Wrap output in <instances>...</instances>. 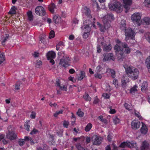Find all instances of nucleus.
I'll return each mask as SVG.
<instances>
[{
  "label": "nucleus",
  "instance_id": "nucleus-1",
  "mask_svg": "<svg viewBox=\"0 0 150 150\" xmlns=\"http://www.w3.org/2000/svg\"><path fill=\"white\" fill-rule=\"evenodd\" d=\"M126 74L128 76L133 80H135L139 77V71L136 68L131 66L125 67Z\"/></svg>",
  "mask_w": 150,
  "mask_h": 150
},
{
  "label": "nucleus",
  "instance_id": "nucleus-2",
  "mask_svg": "<svg viewBox=\"0 0 150 150\" xmlns=\"http://www.w3.org/2000/svg\"><path fill=\"white\" fill-rule=\"evenodd\" d=\"M109 9L115 11L119 13L122 11L123 6L120 3L115 0H113L109 4Z\"/></svg>",
  "mask_w": 150,
  "mask_h": 150
},
{
  "label": "nucleus",
  "instance_id": "nucleus-3",
  "mask_svg": "<svg viewBox=\"0 0 150 150\" xmlns=\"http://www.w3.org/2000/svg\"><path fill=\"white\" fill-rule=\"evenodd\" d=\"M8 131L6 133V138L10 140H13L17 139L16 134L14 133L12 129L11 126H9L8 128Z\"/></svg>",
  "mask_w": 150,
  "mask_h": 150
},
{
  "label": "nucleus",
  "instance_id": "nucleus-4",
  "mask_svg": "<svg viewBox=\"0 0 150 150\" xmlns=\"http://www.w3.org/2000/svg\"><path fill=\"white\" fill-rule=\"evenodd\" d=\"M116 42L118 44H120L121 46L122 47V52L124 53L128 54L131 52V49L130 48L127 44L125 42H121L119 40H117Z\"/></svg>",
  "mask_w": 150,
  "mask_h": 150
},
{
  "label": "nucleus",
  "instance_id": "nucleus-5",
  "mask_svg": "<svg viewBox=\"0 0 150 150\" xmlns=\"http://www.w3.org/2000/svg\"><path fill=\"white\" fill-rule=\"evenodd\" d=\"M113 15L112 13H110L105 15L103 19V21L104 24L108 27H110V24L109 23V21L114 20Z\"/></svg>",
  "mask_w": 150,
  "mask_h": 150
},
{
  "label": "nucleus",
  "instance_id": "nucleus-6",
  "mask_svg": "<svg viewBox=\"0 0 150 150\" xmlns=\"http://www.w3.org/2000/svg\"><path fill=\"white\" fill-rule=\"evenodd\" d=\"M141 18L140 14L139 13H135L131 16V19L133 22L134 23H136L138 26L140 25V23L141 22Z\"/></svg>",
  "mask_w": 150,
  "mask_h": 150
},
{
  "label": "nucleus",
  "instance_id": "nucleus-7",
  "mask_svg": "<svg viewBox=\"0 0 150 150\" xmlns=\"http://www.w3.org/2000/svg\"><path fill=\"white\" fill-rule=\"evenodd\" d=\"M35 12L37 15L43 16L46 14V11L44 8L41 6H38L35 8Z\"/></svg>",
  "mask_w": 150,
  "mask_h": 150
},
{
  "label": "nucleus",
  "instance_id": "nucleus-8",
  "mask_svg": "<svg viewBox=\"0 0 150 150\" xmlns=\"http://www.w3.org/2000/svg\"><path fill=\"white\" fill-rule=\"evenodd\" d=\"M92 139L93 144L99 145L101 143L103 139L100 137L95 135L93 136Z\"/></svg>",
  "mask_w": 150,
  "mask_h": 150
},
{
  "label": "nucleus",
  "instance_id": "nucleus-9",
  "mask_svg": "<svg viewBox=\"0 0 150 150\" xmlns=\"http://www.w3.org/2000/svg\"><path fill=\"white\" fill-rule=\"evenodd\" d=\"M83 26L87 31H90L92 26V22L89 20H86L83 23Z\"/></svg>",
  "mask_w": 150,
  "mask_h": 150
},
{
  "label": "nucleus",
  "instance_id": "nucleus-10",
  "mask_svg": "<svg viewBox=\"0 0 150 150\" xmlns=\"http://www.w3.org/2000/svg\"><path fill=\"white\" fill-rule=\"evenodd\" d=\"M63 58L60 59L59 64L60 65H62L63 67H66L67 66H68L69 65L68 63L70 61V59L69 57L65 58L63 56Z\"/></svg>",
  "mask_w": 150,
  "mask_h": 150
},
{
  "label": "nucleus",
  "instance_id": "nucleus-11",
  "mask_svg": "<svg viewBox=\"0 0 150 150\" xmlns=\"http://www.w3.org/2000/svg\"><path fill=\"white\" fill-rule=\"evenodd\" d=\"M125 30L126 39H127V37H130L134 35V31L130 28H128L127 29H126Z\"/></svg>",
  "mask_w": 150,
  "mask_h": 150
},
{
  "label": "nucleus",
  "instance_id": "nucleus-12",
  "mask_svg": "<svg viewBox=\"0 0 150 150\" xmlns=\"http://www.w3.org/2000/svg\"><path fill=\"white\" fill-rule=\"evenodd\" d=\"M132 127L134 129H137L139 128L140 126V123L138 121L134 120L131 123Z\"/></svg>",
  "mask_w": 150,
  "mask_h": 150
},
{
  "label": "nucleus",
  "instance_id": "nucleus-13",
  "mask_svg": "<svg viewBox=\"0 0 150 150\" xmlns=\"http://www.w3.org/2000/svg\"><path fill=\"white\" fill-rule=\"evenodd\" d=\"M103 56L104 57L103 59V61H106L112 59L113 55V54L112 53H106L103 54Z\"/></svg>",
  "mask_w": 150,
  "mask_h": 150
},
{
  "label": "nucleus",
  "instance_id": "nucleus-14",
  "mask_svg": "<svg viewBox=\"0 0 150 150\" xmlns=\"http://www.w3.org/2000/svg\"><path fill=\"white\" fill-rule=\"evenodd\" d=\"M149 148V143L146 141H144L142 142V146L141 147V150H148Z\"/></svg>",
  "mask_w": 150,
  "mask_h": 150
},
{
  "label": "nucleus",
  "instance_id": "nucleus-15",
  "mask_svg": "<svg viewBox=\"0 0 150 150\" xmlns=\"http://www.w3.org/2000/svg\"><path fill=\"white\" fill-rule=\"evenodd\" d=\"M116 54L117 56L118 60L120 62H122L125 57L124 54L122 52H121L119 53L117 52Z\"/></svg>",
  "mask_w": 150,
  "mask_h": 150
},
{
  "label": "nucleus",
  "instance_id": "nucleus-16",
  "mask_svg": "<svg viewBox=\"0 0 150 150\" xmlns=\"http://www.w3.org/2000/svg\"><path fill=\"white\" fill-rule=\"evenodd\" d=\"M9 35L8 34H5V36H2L1 37V40L2 44L3 45H5V43L7 40L9 39Z\"/></svg>",
  "mask_w": 150,
  "mask_h": 150
},
{
  "label": "nucleus",
  "instance_id": "nucleus-17",
  "mask_svg": "<svg viewBox=\"0 0 150 150\" xmlns=\"http://www.w3.org/2000/svg\"><path fill=\"white\" fill-rule=\"evenodd\" d=\"M55 52L51 51L49 52L47 54V59H54L55 57Z\"/></svg>",
  "mask_w": 150,
  "mask_h": 150
},
{
  "label": "nucleus",
  "instance_id": "nucleus-18",
  "mask_svg": "<svg viewBox=\"0 0 150 150\" xmlns=\"http://www.w3.org/2000/svg\"><path fill=\"white\" fill-rule=\"evenodd\" d=\"M119 147L122 148H124L127 147L131 148V146L129 145V142L127 141L121 143Z\"/></svg>",
  "mask_w": 150,
  "mask_h": 150
},
{
  "label": "nucleus",
  "instance_id": "nucleus-19",
  "mask_svg": "<svg viewBox=\"0 0 150 150\" xmlns=\"http://www.w3.org/2000/svg\"><path fill=\"white\" fill-rule=\"evenodd\" d=\"M85 14L87 17L88 18H91L92 17L91 14V11L90 9L87 8H85Z\"/></svg>",
  "mask_w": 150,
  "mask_h": 150
},
{
  "label": "nucleus",
  "instance_id": "nucleus-20",
  "mask_svg": "<svg viewBox=\"0 0 150 150\" xmlns=\"http://www.w3.org/2000/svg\"><path fill=\"white\" fill-rule=\"evenodd\" d=\"M127 77L123 76L122 79V87H125L126 86V84L127 82H128V79L126 78Z\"/></svg>",
  "mask_w": 150,
  "mask_h": 150
},
{
  "label": "nucleus",
  "instance_id": "nucleus-21",
  "mask_svg": "<svg viewBox=\"0 0 150 150\" xmlns=\"http://www.w3.org/2000/svg\"><path fill=\"white\" fill-rule=\"evenodd\" d=\"M145 63L148 68L149 72L150 73V56H149L146 59Z\"/></svg>",
  "mask_w": 150,
  "mask_h": 150
},
{
  "label": "nucleus",
  "instance_id": "nucleus-22",
  "mask_svg": "<svg viewBox=\"0 0 150 150\" xmlns=\"http://www.w3.org/2000/svg\"><path fill=\"white\" fill-rule=\"evenodd\" d=\"M142 123V126L140 130L141 132L143 134H145L147 132V128L143 122Z\"/></svg>",
  "mask_w": 150,
  "mask_h": 150
},
{
  "label": "nucleus",
  "instance_id": "nucleus-23",
  "mask_svg": "<svg viewBox=\"0 0 150 150\" xmlns=\"http://www.w3.org/2000/svg\"><path fill=\"white\" fill-rule=\"evenodd\" d=\"M148 88L147 83L146 82H144L142 84L141 90L142 91H145Z\"/></svg>",
  "mask_w": 150,
  "mask_h": 150
},
{
  "label": "nucleus",
  "instance_id": "nucleus-24",
  "mask_svg": "<svg viewBox=\"0 0 150 150\" xmlns=\"http://www.w3.org/2000/svg\"><path fill=\"white\" fill-rule=\"evenodd\" d=\"M61 20V17L59 16L54 15L53 17V21L56 24L59 22Z\"/></svg>",
  "mask_w": 150,
  "mask_h": 150
},
{
  "label": "nucleus",
  "instance_id": "nucleus-25",
  "mask_svg": "<svg viewBox=\"0 0 150 150\" xmlns=\"http://www.w3.org/2000/svg\"><path fill=\"white\" fill-rule=\"evenodd\" d=\"M112 49V47L111 44H109L108 45H105L103 47V50L106 52H109Z\"/></svg>",
  "mask_w": 150,
  "mask_h": 150
},
{
  "label": "nucleus",
  "instance_id": "nucleus-26",
  "mask_svg": "<svg viewBox=\"0 0 150 150\" xmlns=\"http://www.w3.org/2000/svg\"><path fill=\"white\" fill-rule=\"evenodd\" d=\"M75 146L78 150H88L85 147H82L79 143H77L76 144Z\"/></svg>",
  "mask_w": 150,
  "mask_h": 150
},
{
  "label": "nucleus",
  "instance_id": "nucleus-27",
  "mask_svg": "<svg viewBox=\"0 0 150 150\" xmlns=\"http://www.w3.org/2000/svg\"><path fill=\"white\" fill-rule=\"evenodd\" d=\"M126 23L125 21L122 20L121 22L120 28L122 30H125L126 29Z\"/></svg>",
  "mask_w": 150,
  "mask_h": 150
},
{
  "label": "nucleus",
  "instance_id": "nucleus-28",
  "mask_svg": "<svg viewBox=\"0 0 150 150\" xmlns=\"http://www.w3.org/2000/svg\"><path fill=\"white\" fill-rule=\"evenodd\" d=\"M114 48L115 50L116 51V52H122V48H121L120 46L117 44L115 46Z\"/></svg>",
  "mask_w": 150,
  "mask_h": 150
},
{
  "label": "nucleus",
  "instance_id": "nucleus-29",
  "mask_svg": "<svg viewBox=\"0 0 150 150\" xmlns=\"http://www.w3.org/2000/svg\"><path fill=\"white\" fill-rule=\"evenodd\" d=\"M27 15L28 20L30 21H33V16L32 11H28L27 13Z\"/></svg>",
  "mask_w": 150,
  "mask_h": 150
},
{
  "label": "nucleus",
  "instance_id": "nucleus-30",
  "mask_svg": "<svg viewBox=\"0 0 150 150\" xmlns=\"http://www.w3.org/2000/svg\"><path fill=\"white\" fill-rule=\"evenodd\" d=\"M16 8L15 6L12 7L10 11L9 12V13L10 14H15L16 13Z\"/></svg>",
  "mask_w": 150,
  "mask_h": 150
},
{
  "label": "nucleus",
  "instance_id": "nucleus-31",
  "mask_svg": "<svg viewBox=\"0 0 150 150\" xmlns=\"http://www.w3.org/2000/svg\"><path fill=\"white\" fill-rule=\"evenodd\" d=\"M108 70L110 74L111 77L113 78H114L115 77V72L112 69H109Z\"/></svg>",
  "mask_w": 150,
  "mask_h": 150
},
{
  "label": "nucleus",
  "instance_id": "nucleus-32",
  "mask_svg": "<svg viewBox=\"0 0 150 150\" xmlns=\"http://www.w3.org/2000/svg\"><path fill=\"white\" fill-rule=\"evenodd\" d=\"M5 59L4 54L0 52V64L3 62Z\"/></svg>",
  "mask_w": 150,
  "mask_h": 150
},
{
  "label": "nucleus",
  "instance_id": "nucleus-33",
  "mask_svg": "<svg viewBox=\"0 0 150 150\" xmlns=\"http://www.w3.org/2000/svg\"><path fill=\"white\" fill-rule=\"evenodd\" d=\"M83 97L84 99L86 101H90L91 100V98L89 96V95L86 93H85V95L83 96Z\"/></svg>",
  "mask_w": 150,
  "mask_h": 150
},
{
  "label": "nucleus",
  "instance_id": "nucleus-34",
  "mask_svg": "<svg viewBox=\"0 0 150 150\" xmlns=\"http://www.w3.org/2000/svg\"><path fill=\"white\" fill-rule=\"evenodd\" d=\"M93 6L94 8H96L97 10H99L100 8L97 2L96 1H93Z\"/></svg>",
  "mask_w": 150,
  "mask_h": 150
},
{
  "label": "nucleus",
  "instance_id": "nucleus-35",
  "mask_svg": "<svg viewBox=\"0 0 150 150\" xmlns=\"http://www.w3.org/2000/svg\"><path fill=\"white\" fill-rule=\"evenodd\" d=\"M76 114L79 117H82L83 116L84 113L83 112L81 111V109H79Z\"/></svg>",
  "mask_w": 150,
  "mask_h": 150
},
{
  "label": "nucleus",
  "instance_id": "nucleus-36",
  "mask_svg": "<svg viewBox=\"0 0 150 150\" xmlns=\"http://www.w3.org/2000/svg\"><path fill=\"white\" fill-rule=\"evenodd\" d=\"M146 39L150 43V33L149 32L146 33L144 35Z\"/></svg>",
  "mask_w": 150,
  "mask_h": 150
},
{
  "label": "nucleus",
  "instance_id": "nucleus-37",
  "mask_svg": "<svg viewBox=\"0 0 150 150\" xmlns=\"http://www.w3.org/2000/svg\"><path fill=\"white\" fill-rule=\"evenodd\" d=\"M92 127V124L90 123H88L86 127L85 130L86 132H88L91 129Z\"/></svg>",
  "mask_w": 150,
  "mask_h": 150
},
{
  "label": "nucleus",
  "instance_id": "nucleus-38",
  "mask_svg": "<svg viewBox=\"0 0 150 150\" xmlns=\"http://www.w3.org/2000/svg\"><path fill=\"white\" fill-rule=\"evenodd\" d=\"M145 23L147 25H150V18L146 17H145L143 19Z\"/></svg>",
  "mask_w": 150,
  "mask_h": 150
},
{
  "label": "nucleus",
  "instance_id": "nucleus-39",
  "mask_svg": "<svg viewBox=\"0 0 150 150\" xmlns=\"http://www.w3.org/2000/svg\"><path fill=\"white\" fill-rule=\"evenodd\" d=\"M35 64V67L38 68H40L42 65V62L40 60H38Z\"/></svg>",
  "mask_w": 150,
  "mask_h": 150
},
{
  "label": "nucleus",
  "instance_id": "nucleus-40",
  "mask_svg": "<svg viewBox=\"0 0 150 150\" xmlns=\"http://www.w3.org/2000/svg\"><path fill=\"white\" fill-rule=\"evenodd\" d=\"M144 4L146 6L150 8V0H145Z\"/></svg>",
  "mask_w": 150,
  "mask_h": 150
},
{
  "label": "nucleus",
  "instance_id": "nucleus-41",
  "mask_svg": "<svg viewBox=\"0 0 150 150\" xmlns=\"http://www.w3.org/2000/svg\"><path fill=\"white\" fill-rule=\"evenodd\" d=\"M54 36L55 33L54 31L53 30H51L49 35V38L50 39L53 38L54 37Z\"/></svg>",
  "mask_w": 150,
  "mask_h": 150
},
{
  "label": "nucleus",
  "instance_id": "nucleus-42",
  "mask_svg": "<svg viewBox=\"0 0 150 150\" xmlns=\"http://www.w3.org/2000/svg\"><path fill=\"white\" fill-rule=\"evenodd\" d=\"M113 119V122L115 124L119 123L120 122L119 119L117 117H114Z\"/></svg>",
  "mask_w": 150,
  "mask_h": 150
},
{
  "label": "nucleus",
  "instance_id": "nucleus-43",
  "mask_svg": "<svg viewBox=\"0 0 150 150\" xmlns=\"http://www.w3.org/2000/svg\"><path fill=\"white\" fill-rule=\"evenodd\" d=\"M129 145H131V147H132L133 148H136L137 145L136 142L133 141H131V142H129Z\"/></svg>",
  "mask_w": 150,
  "mask_h": 150
},
{
  "label": "nucleus",
  "instance_id": "nucleus-44",
  "mask_svg": "<svg viewBox=\"0 0 150 150\" xmlns=\"http://www.w3.org/2000/svg\"><path fill=\"white\" fill-rule=\"evenodd\" d=\"M104 26H103L102 25H101V27H99L100 30L101 32H104L105 30V28L106 27H108L107 26L105 25V24H104Z\"/></svg>",
  "mask_w": 150,
  "mask_h": 150
},
{
  "label": "nucleus",
  "instance_id": "nucleus-45",
  "mask_svg": "<svg viewBox=\"0 0 150 150\" xmlns=\"http://www.w3.org/2000/svg\"><path fill=\"white\" fill-rule=\"evenodd\" d=\"M137 86H134L133 87L130 89V92L131 93H134L135 91H137L136 89Z\"/></svg>",
  "mask_w": 150,
  "mask_h": 150
},
{
  "label": "nucleus",
  "instance_id": "nucleus-46",
  "mask_svg": "<svg viewBox=\"0 0 150 150\" xmlns=\"http://www.w3.org/2000/svg\"><path fill=\"white\" fill-rule=\"evenodd\" d=\"M124 4H125L124 5V7L126 9L125 12L127 13V11L129 8V5L131 4H127L126 3Z\"/></svg>",
  "mask_w": 150,
  "mask_h": 150
},
{
  "label": "nucleus",
  "instance_id": "nucleus-47",
  "mask_svg": "<svg viewBox=\"0 0 150 150\" xmlns=\"http://www.w3.org/2000/svg\"><path fill=\"white\" fill-rule=\"evenodd\" d=\"M18 143L20 146H23L25 143L24 139H19L18 141Z\"/></svg>",
  "mask_w": 150,
  "mask_h": 150
},
{
  "label": "nucleus",
  "instance_id": "nucleus-48",
  "mask_svg": "<svg viewBox=\"0 0 150 150\" xmlns=\"http://www.w3.org/2000/svg\"><path fill=\"white\" fill-rule=\"evenodd\" d=\"M102 69V68L100 65H99L97 67L96 69V72L97 73L100 72Z\"/></svg>",
  "mask_w": 150,
  "mask_h": 150
},
{
  "label": "nucleus",
  "instance_id": "nucleus-49",
  "mask_svg": "<svg viewBox=\"0 0 150 150\" xmlns=\"http://www.w3.org/2000/svg\"><path fill=\"white\" fill-rule=\"evenodd\" d=\"M63 110H60L59 111H57L54 114V116L55 117H57L58 115L60 114H62L63 112Z\"/></svg>",
  "mask_w": 150,
  "mask_h": 150
},
{
  "label": "nucleus",
  "instance_id": "nucleus-50",
  "mask_svg": "<svg viewBox=\"0 0 150 150\" xmlns=\"http://www.w3.org/2000/svg\"><path fill=\"white\" fill-rule=\"evenodd\" d=\"M125 107L126 109L129 110H131V107L130 105H129L127 103L125 104Z\"/></svg>",
  "mask_w": 150,
  "mask_h": 150
},
{
  "label": "nucleus",
  "instance_id": "nucleus-51",
  "mask_svg": "<svg viewBox=\"0 0 150 150\" xmlns=\"http://www.w3.org/2000/svg\"><path fill=\"white\" fill-rule=\"evenodd\" d=\"M20 83H16L15 86V89L16 90H18L20 89Z\"/></svg>",
  "mask_w": 150,
  "mask_h": 150
},
{
  "label": "nucleus",
  "instance_id": "nucleus-52",
  "mask_svg": "<svg viewBox=\"0 0 150 150\" xmlns=\"http://www.w3.org/2000/svg\"><path fill=\"white\" fill-rule=\"evenodd\" d=\"M44 40L45 38L44 37L42 36H41L40 37V43H44Z\"/></svg>",
  "mask_w": 150,
  "mask_h": 150
},
{
  "label": "nucleus",
  "instance_id": "nucleus-53",
  "mask_svg": "<svg viewBox=\"0 0 150 150\" xmlns=\"http://www.w3.org/2000/svg\"><path fill=\"white\" fill-rule=\"evenodd\" d=\"M134 113L136 116L140 120L141 119L142 117L139 115V112H136V111H135Z\"/></svg>",
  "mask_w": 150,
  "mask_h": 150
},
{
  "label": "nucleus",
  "instance_id": "nucleus-54",
  "mask_svg": "<svg viewBox=\"0 0 150 150\" xmlns=\"http://www.w3.org/2000/svg\"><path fill=\"white\" fill-rule=\"evenodd\" d=\"M109 109H110V111H109V112L112 114H114L116 112V111L114 109H112V107L110 106L109 107Z\"/></svg>",
  "mask_w": 150,
  "mask_h": 150
},
{
  "label": "nucleus",
  "instance_id": "nucleus-55",
  "mask_svg": "<svg viewBox=\"0 0 150 150\" xmlns=\"http://www.w3.org/2000/svg\"><path fill=\"white\" fill-rule=\"evenodd\" d=\"M90 31H87V32L84 33L83 34V37L84 38L86 39L88 36L89 35V32Z\"/></svg>",
  "mask_w": 150,
  "mask_h": 150
},
{
  "label": "nucleus",
  "instance_id": "nucleus-56",
  "mask_svg": "<svg viewBox=\"0 0 150 150\" xmlns=\"http://www.w3.org/2000/svg\"><path fill=\"white\" fill-rule=\"evenodd\" d=\"M38 132V131L35 129H34L31 132L30 134H36Z\"/></svg>",
  "mask_w": 150,
  "mask_h": 150
},
{
  "label": "nucleus",
  "instance_id": "nucleus-57",
  "mask_svg": "<svg viewBox=\"0 0 150 150\" xmlns=\"http://www.w3.org/2000/svg\"><path fill=\"white\" fill-rule=\"evenodd\" d=\"M69 124V122L68 121H67L65 120H64V121L63 125L64 126V127L66 128H67Z\"/></svg>",
  "mask_w": 150,
  "mask_h": 150
},
{
  "label": "nucleus",
  "instance_id": "nucleus-58",
  "mask_svg": "<svg viewBox=\"0 0 150 150\" xmlns=\"http://www.w3.org/2000/svg\"><path fill=\"white\" fill-rule=\"evenodd\" d=\"M35 115L36 113L34 112H32L30 117L32 119H34L35 118Z\"/></svg>",
  "mask_w": 150,
  "mask_h": 150
},
{
  "label": "nucleus",
  "instance_id": "nucleus-59",
  "mask_svg": "<svg viewBox=\"0 0 150 150\" xmlns=\"http://www.w3.org/2000/svg\"><path fill=\"white\" fill-rule=\"evenodd\" d=\"M98 118L99 119V120L102 121V122H105L106 120L105 119H103V117L101 116H100L98 117Z\"/></svg>",
  "mask_w": 150,
  "mask_h": 150
},
{
  "label": "nucleus",
  "instance_id": "nucleus-60",
  "mask_svg": "<svg viewBox=\"0 0 150 150\" xmlns=\"http://www.w3.org/2000/svg\"><path fill=\"white\" fill-rule=\"evenodd\" d=\"M103 96L106 99L109 98L110 97V96L107 93H104L103 95Z\"/></svg>",
  "mask_w": 150,
  "mask_h": 150
},
{
  "label": "nucleus",
  "instance_id": "nucleus-61",
  "mask_svg": "<svg viewBox=\"0 0 150 150\" xmlns=\"http://www.w3.org/2000/svg\"><path fill=\"white\" fill-rule=\"evenodd\" d=\"M124 3L127 4H131L132 0H123Z\"/></svg>",
  "mask_w": 150,
  "mask_h": 150
},
{
  "label": "nucleus",
  "instance_id": "nucleus-62",
  "mask_svg": "<svg viewBox=\"0 0 150 150\" xmlns=\"http://www.w3.org/2000/svg\"><path fill=\"white\" fill-rule=\"evenodd\" d=\"M95 77L98 78L99 79H101L102 78V76L101 74H94Z\"/></svg>",
  "mask_w": 150,
  "mask_h": 150
},
{
  "label": "nucleus",
  "instance_id": "nucleus-63",
  "mask_svg": "<svg viewBox=\"0 0 150 150\" xmlns=\"http://www.w3.org/2000/svg\"><path fill=\"white\" fill-rule=\"evenodd\" d=\"M24 126L25 129L28 131H29L30 126L28 125V124H27H27H25Z\"/></svg>",
  "mask_w": 150,
  "mask_h": 150
},
{
  "label": "nucleus",
  "instance_id": "nucleus-64",
  "mask_svg": "<svg viewBox=\"0 0 150 150\" xmlns=\"http://www.w3.org/2000/svg\"><path fill=\"white\" fill-rule=\"evenodd\" d=\"M107 139L109 142H110L111 141V139H112V136H111L110 134H109L108 136Z\"/></svg>",
  "mask_w": 150,
  "mask_h": 150
}]
</instances>
